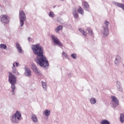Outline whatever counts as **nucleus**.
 Instances as JSON below:
<instances>
[{"mask_svg": "<svg viewBox=\"0 0 124 124\" xmlns=\"http://www.w3.org/2000/svg\"><path fill=\"white\" fill-rule=\"evenodd\" d=\"M62 56H64V57L65 58H67L68 56H67V54L66 53H65V52H62Z\"/></svg>", "mask_w": 124, "mask_h": 124, "instance_id": "32", "label": "nucleus"}, {"mask_svg": "<svg viewBox=\"0 0 124 124\" xmlns=\"http://www.w3.org/2000/svg\"><path fill=\"white\" fill-rule=\"evenodd\" d=\"M16 75H19L20 73H19V72L16 71Z\"/></svg>", "mask_w": 124, "mask_h": 124, "instance_id": "37", "label": "nucleus"}, {"mask_svg": "<svg viewBox=\"0 0 124 124\" xmlns=\"http://www.w3.org/2000/svg\"><path fill=\"white\" fill-rule=\"evenodd\" d=\"M111 98L112 99V102L114 108H116L117 106H119V103L118 98H117L116 96L113 95L111 96Z\"/></svg>", "mask_w": 124, "mask_h": 124, "instance_id": "7", "label": "nucleus"}, {"mask_svg": "<svg viewBox=\"0 0 124 124\" xmlns=\"http://www.w3.org/2000/svg\"><path fill=\"white\" fill-rule=\"evenodd\" d=\"M41 84L43 89H45V91H46V89H47V84L46 83V82L42 81Z\"/></svg>", "mask_w": 124, "mask_h": 124, "instance_id": "19", "label": "nucleus"}, {"mask_svg": "<svg viewBox=\"0 0 124 124\" xmlns=\"http://www.w3.org/2000/svg\"><path fill=\"white\" fill-rule=\"evenodd\" d=\"M68 76L69 77H71V76H72V75H71V73H70L68 74Z\"/></svg>", "mask_w": 124, "mask_h": 124, "instance_id": "36", "label": "nucleus"}, {"mask_svg": "<svg viewBox=\"0 0 124 124\" xmlns=\"http://www.w3.org/2000/svg\"><path fill=\"white\" fill-rule=\"evenodd\" d=\"M117 90L120 93H123L124 92V90L123 89V88L122 87V86L117 87Z\"/></svg>", "mask_w": 124, "mask_h": 124, "instance_id": "29", "label": "nucleus"}, {"mask_svg": "<svg viewBox=\"0 0 124 124\" xmlns=\"http://www.w3.org/2000/svg\"><path fill=\"white\" fill-rule=\"evenodd\" d=\"M90 103L94 105L95 103H96V100L95 99V98L92 97L90 99Z\"/></svg>", "mask_w": 124, "mask_h": 124, "instance_id": "18", "label": "nucleus"}, {"mask_svg": "<svg viewBox=\"0 0 124 124\" xmlns=\"http://www.w3.org/2000/svg\"><path fill=\"white\" fill-rule=\"evenodd\" d=\"M49 17H50L51 18H54L56 15L55 14H54V12H49V15H48Z\"/></svg>", "mask_w": 124, "mask_h": 124, "instance_id": "24", "label": "nucleus"}, {"mask_svg": "<svg viewBox=\"0 0 124 124\" xmlns=\"http://www.w3.org/2000/svg\"><path fill=\"white\" fill-rule=\"evenodd\" d=\"M62 1H63V0H61Z\"/></svg>", "mask_w": 124, "mask_h": 124, "instance_id": "38", "label": "nucleus"}, {"mask_svg": "<svg viewBox=\"0 0 124 124\" xmlns=\"http://www.w3.org/2000/svg\"><path fill=\"white\" fill-rule=\"evenodd\" d=\"M31 37H28V41H31Z\"/></svg>", "mask_w": 124, "mask_h": 124, "instance_id": "35", "label": "nucleus"}, {"mask_svg": "<svg viewBox=\"0 0 124 124\" xmlns=\"http://www.w3.org/2000/svg\"><path fill=\"white\" fill-rule=\"evenodd\" d=\"M78 13L79 14H81V15H84V10L83 9L82 7H80L78 9Z\"/></svg>", "mask_w": 124, "mask_h": 124, "instance_id": "16", "label": "nucleus"}, {"mask_svg": "<svg viewBox=\"0 0 124 124\" xmlns=\"http://www.w3.org/2000/svg\"><path fill=\"white\" fill-rule=\"evenodd\" d=\"M109 22L107 20L105 21L102 28L101 32L104 37H107L108 34H109Z\"/></svg>", "mask_w": 124, "mask_h": 124, "instance_id": "4", "label": "nucleus"}, {"mask_svg": "<svg viewBox=\"0 0 124 124\" xmlns=\"http://www.w3.org/2000/svg\"><path fill=\"white\" fill-rule=\"evenodd\" d=\"M73 16L76 19H78V18L79 17V15H78V13L77 12H75L73 13Z\"/></svg>", "mask_w": 124, "mask_h": 124, "instance_id": "27", "label": "nucleus"}, {"mask_svg": "<svg viewBox=\"0 0 124 124\" xmlns=\"http://www.w3.org/2000/svg\"><path fill=\"white\" fill-rule=\"evenodd\" d=\"M25 73L24 74L27 77H31V71L28 67H25Z\"/></svg>", "mask_w": 124, "mask_h": 124, "instance_id": "10", "label": "nucleus"}, {"mask_svg": "<svg viewBox=\"0 0 124 124\" xmlns=\"http://www.w3.org/2000/svg\"><path fill=\"white\" fill-rule=\"evenodd\" d=\"M0 20L3 24H8V23H9L8 16L5 15H3L2 17L0 18Z\"/></svg>", "mask_w": 124, "mask_h": 124, "instance_id": "9", "label": "nucleus"}, {"mask_svg": "<svg viewBox=\"0 0 124 124\" xmlns=\"http://www.w3.org/2000/svg\"><path fill=\"white\" fill-rule=\"evenodd\" d=\"M19 19L21 28L24 26L25 21L26 20V16L25 12L23 11H20L19 13Z\"/></svg>", "mask_w": 124, "mask_h": 124, "instance_id": "5", "label": "nucleus"}, {"mask_svg": "<svg viewBox=\"0 0 124 124\" xmlns=\"http://www.w3.org/2000/svg\"><path fill=\"white\" fill-rule=\"evenodd\" d=\"M31 68L34 72L38 75V76H41V73L38 71V69L34 64L31 65Z\"/></svg>", "mask_w": 124, "mask_h": 124, "instance_id": "8", "label": "nucleus"}, {"mask_svg": "<svg viewBox=\"0 0 124 124\" xmlns=\"http://www.w3.org/2000/svg\"><path fill=\"white\" fill-rule=\"evenodd\" d=\"M51 39L53 40V43H54V44H57V45H59V46H61V47H62V46H63V45L62 44V43L61 42V41H60L59 38H58V37H57L56 36H55V35H54L53 34H52L51 35Z\"/></svg>", "mask_w": 124, "mask_h": 124, "instance_id": "6", "label": "nucleus"}, {"mask_svg": "<svg viewBox=\"0 0 124 124\" xmlns=\"http://www.w3.org/2000/svg\"><path fill=\"white\" fill-rule=\"evenodd\" d=\"M120 121L121 123L124 122V113L120 114Z\"/></svg>", "mask_w": 124, "mask_h": 124, "instance_id": "20", "label": "nucleus"}, {"mask_svg": "<svg viewBox=\"0 0 124 124\" xmlns=\"http://www.w3.org/2000/svg\"><path fill=\"white\" fill-rule=\"evenodd\" d=\"M113 4L116 5V6H117L118 7H120V8H122L123 10L124 11V4L118 2H113Z\"/></svg>", "mask_w": 124, "mask_h": 124, "instance_id": "12", "label": "nucleus"}, {"mask_svg": "<svg viewBox=\"0 0 124 124\" xmlns=\"http://www.w3.org/2000/svg\"><path fill=\"white\" fill-rule=\"evenodd\" d=\"M8 77V82L11 85V93L12 94H14V93H15V89H16V88L15 87V84L17 83V78H16V77L11 72H9Z\"/></svg>", "mask_w": 124, "mask_h": 124, "instance_id": "2", "label": "nucleus"}, {"mask_svg": "<svg viewBox=\"0 0 124 124\" xmlns=\"http://www.w3.org/2000/svg\"><path fill=\"white\" fill-rule=\"evenodd\" d=\"M16 49H18L19 53H20V54H22V53L23 52V49H22V47H21V46H20L19 43H16Z\"/></svg>", "mask_w": 124, "mask_h": 124, "instance_id": "13", "label": "nucleus"}, {"mask_svg": "<svg viewBox=\"0 0 124 124\" xmlns=\"http://www.w3.org/2000/svg\"><path fill=\"white\" fill-rule=\"evenodd\" d=\"M22 119V114L19 111H16L11 117L10 121L12 124H18Z\"/></svg>", "mask_w": 124, "mask_h": 124, "instance_id": "3", "label": "nucleus"}, {"mask_svg": "<svg viewBox=\"0 0 124 124\" xmlns=\"http://www.w3.org/2000/svg\"><path fill=\"white\" fill-rule=\"evenodd\" d=\"M116 85H117V88H119V87L122 86H121V82H120L118 81H116Z\"/></svg>", "mask_w": 124, "mask_h": 124, "instance_id": "31", "label": "nucleus"}, {"mask_svg": "<svg viewBox=\"0 0 124 124\" xmlns=\"http://www.w3.org/2000/svg\"><path fill=\"white\" fill-rule=\"evenodd\" d=\"M119 62H121V57H120L119 55H117V56H116V57L115 58L114 63L116 65H118L119 64Z\"/></svg>", "mask_w": 124, "mask_h": 124, "instance_id": "14", "label": "nucleus"}, {"mask_svg": "<svg viewBox=\"0 0 124 124\" xmlns=\"http://www.w3.org/2000/svg\"><path fill=\"white\" fill-rule=\"evenodd\" d=\"M101 124H110V122L107 120H103L101 121Z\"/></svg>", "mask_w": 124, "mask_h": 124, "instance_id": "22", "label": "nucleus"}, {"mask_svg": "<svg viewBox=\"0 0 124 124\" xmlns=\"http://www.w3.org/2000/svg\"><path fill=\"white\" fill-rule=\"evenodd\" d=\"M12 72L14 74H16L17 72V69H16V68H12Z\"/></svg>", "mask_w": 124, "mask_h": 124, "instance_id": "30", "label": "nucleus"}, {"mask_svg": "<svg viewBox=\"0 0 124 124\" xmlns=\"http://www.w3.org/2000/svg\"><path fill=\"white\" fill-rule=\"evenodd\" d=\"M31 119L33 123H37L38 122V119L37 118V116H36L34 114H31Z\"/></svg>", "mask_w": 124, "mask_h": 124, "instance_id": "15", "label": "nucleus"}, {"mask_svg": "<svg viewBox=\"0 0 124 124\" xmlns=\"http://www.w3.org/2000/svg\"><path fill=\"white\" fill-rule=\"evenodd\" d=\"M12 68H16V66H15V63H13Z\"/></svg>", "mask_w": 124, "mask_h": 124, "instance_id": "33", "label": "nucleus"}, {"mask_svg": "<svg viewBox=\"0 0 124 124\" xmlns=\"http://www.w3.org/2000/svg\"><path fill=\"white\" fill-rule=\"evenodd\" d=\"M62 26L59 25L55 29V31H56V32H59V31H62Z\"/></svg>", "mask_w": 124, "mask_h": 124, "instance_id": "17", "label": "nucleus"}, {"mask_svg": "<svg viewBox=\"0 0 124 124\" xmlns=\"http://www.w3.org/2000/svg\"><path fill=\"white\" fill-rule=\"evenodd\" d=\"M31 49L33 53L36 56L35 62L38 65L43 68H46L49 66V61L44 55V48L40 46V44L32 45Z\"/></svg>", "mask_w": 124, "mask_h": 124, "instance_id": "1", "label": "nucleus"}, {"mask_svg": "<svg viewBox=\"0 0 124 124\" xmlns=\"http://www.w3.org/2000/svg\"><path fill=\"white\" fill-rule=\"evenodd\" d=\"M79 31L84 36H87V33L85 31L83 30L82 28H79Z\"/></svg>", "mask_w": 124, "mask_h": 124, "instance_id": "21", "label": "nucleus"}, {"mask_svg": "<svg viewBox=\"0 0 124 124\" xmlns=\"http://www.w3.org/2000/svg\"><path fill=\"white\" fill-rule=\"evenodd\" d=\"M87 31H88L89 35L93 36V30H92V29L90 28H88L87 29Z\"/></svg>", "mask_w": 124, "mask_h": 124, "instance_id": "25", "label": "nucleus"}, {"mask_svg": "<svg viewBox=\"0 0 124 124\" xmlns=\"http://www.w3.org/2000/svg\"><path fill=\"white\" fill-rule=\"evenodd\" d=\"M82 5H83V8L86 11H90V5L86 1L82 2Z\"/></svg>", "mask_w": 124, "mask_h": 124, "instance_id": "11", "label": "nucleus"}, {"mask_svg": "<svg viewBox=\"0 0 124 124\" xmlns=\"http://www.w3.org/2000/svg\"><path fill=\"white\" fill-rule=\"evenodd\" d=\"M50 110L46 109L45 110L44 114L45 115V116H50Z\"/></svg>", "mask_w": 124, "mask_h": 124, "instance_id": "23", "label": "nucleus"}, {"mask_svg": "<svg viewBox=\"0 0 124 124\" xmlns=\"http://www.w3.org/2000/svg\"><path fill=\"white\" fill-rule=\"evenodd\" d=\"M71 57L73 58V59H74V60H76V59H77V55H76V54L75 53L72 54Z\"/></svg>", "mask_w": 124, "mask_h": 124, "instance_id": "28", "label": "nucleus"}, {"mask_svg": "<svg viewBox=\"0 0 124 124\" xmlns=\"http://www.w3.org/2000/svg\"><path fill=\"white\" fill-rule=\"evenodd\" d=\"M7 48V46H6V45L1 44L0 45V49H6Z\"/></svg>", "mask_w": 124, "mask_h": 124, "instance_id": "26", "label": "nucleus"}, {"mask_svg": "<svg viewBox=\"0 0 124 124\" xmlns=\"http://www.w3.org/2000/svg\"><path fill=\"white\" fill-rule=\"evenodd\" d=\"M16 65L17 67H18V66H19V63L18 62H16Z\"/></svg>", "mask_w": 124, "mask_h": 124, "instance_id": "34", "label": "nucleus"}]
</instances>
